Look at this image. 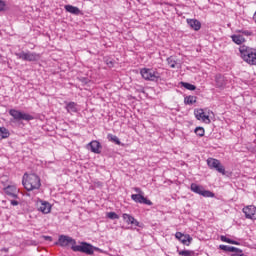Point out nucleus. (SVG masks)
I'll return each mask as SVG.
<instances>
[{"label":"nucleus","instance_id":"obj_12","mask_svg":"<svg viewBox=\"0 0 256 256\" xmlns=\"http://www.w3.org/2000/svg\"><path fill=\"white\" fill-rule=\"evenodd\" d=\"M4 193L8 195V197H12V199H17V193H19V190H17V187L9 185L4 188Z\"/></svg>","mask_w":256,"mask_h":256},{"label":"nucleus","instance_id":"obj_41","mask_svg":"<svg viewBox=\"0 0 256 256\" xmlns=\"http://www.w3.org/2000/svg\"><path fill=\"white\" fill-rule=\"evenodd\" d=\"M81 83H84V85H87V83H89V79L88 78H85V77H82L80 79Z\"/></svg>","mask_w":256,"mask_h":256},{"label":"nucleus","instance_id":"obj_26","mask_svg":"<svg viewBox=\"0 0 256 256\" xmlns=\"http://www.w3.org/2000/svg\"><path fill=\"white\" fill-rule=\"evenodd\" d=\"M167 64L171 67V69H175L177 67V60H175V57L170 56L166 59Z\"/></svg>","mask_w":256,"mask_h":256},{"label":"nucleus","instance_id":"obj_27","mask_svg":"<svg viewBox=\"0 0 256 256\" xmlns=\"http://www.w3.org/2000/svg\"><path fill=\"white\" fill-rule=\"evenodd\" d=\"M194 133L198 137H205V128L198 126L194 129Z\"/></svg>","mask_w":256,"mask_h":256},{"label":"nucleus","instance_id":"obj_35","mask_svg":"<svg viewBox=\"0 0 256 256\" xmlns=\"http://www.w3.org/2000/svg\"><path fill=\"white\" fill-rule=\"evenodd\" d=\"M239 33H242V35H245L246 37H251V35H253V32L249 30H239Z\"/></svg>","mask_w":256,"mask_h":256},{"label":"nucleus","instance_id":"obj_38","mask_svg":"<svg viewBox=\"0 0 256 256\" xmlns=\"http://www.w3.org/2000/svg\"><path fill=\"white\" fill-rule=\"evenodd\" d=\"M201 120L204 121V123L205 121H208V123H211V119H209V115L203 114Z\"/></svg>","mask_w":256,"mask_h":256},{"label":"nucleus","instance_id":"obj_32","mask_svg":"<svg viewBox=\"0 0 256 256\" xmlns=\"http://www.w3.org/2000/svg\"><path fill=\"white\" fill-rule=\"evenodd\" d=\"M105 63L107 65V67H109L111 69L115 65V60H113L111 58H106Z\"/></svg>","mask_w":256,"mask_h":256},{"label":"nucleus","instance_id":"obj_17","mask_svg":"<svg viewBox=\"0 0 256 256\" xmlns=\"http://www.w3.org/2000/svg\"><path fill=\"white\" fill-rule=\"evenodd\" d=\"M197 103V96L189 95L184 97V105H194Z\"/></svg>","mask_w":256,"mask_h":256},{"label":"nucleus","instance_id":"obj_31","mask_svg":"<svg viewBox=\"0 0 256 256\" xmlns=\"http://www.w3.org/2000/svg\"><path fill=\"white\" fill-rule=\"evenodd\" d=\"M106 217L108 219H111L112 221H115V219H119V215L117 213H115V212H108L106 214Z\"/></svg>","mask_w":256,"mask_h":256},{"label":"nucleus","instance_id":"obj_15","mask_svg":"<svg viewBox=\"0 0 256 256\" xmlns=\"http://www.w3.org/2000/svg\"><path fill=\"white\" fill-rule=\"evenodd\" d=\"M64 9L67 11V13H71L72 15H81V10L77 6L68 4L64 6Z\"/></svg>","mask_w":256,"mask_h":256},{"label":"nucleus","instance_id":"obj_36","mask_svg":"<svg viewBox=\"0 0 256 256\" xmlns=\"http://www.w3.org/2000/svg\"><path fill=\"white\" fill-rule=\"evenodd\" d=\"M131 225H133L134 227L143 228V223H140V222L137 221V219H135V218H134V220L132 221Z\"/></svg>","mask_w":256,"mask_h":256},{"label":"nucleus","instance_id":"obj_13","mask_svg":"<svg viewBox=\"0 0 256 256\" xmlns=\"http://www.w3.org/2000/svg\"><path fill=\"white\" fill-rule=\"evenodd\" d=\"M215 83H216V87H218V89H223L225 87V85H227V80L225 79V76H223L221 74H216Z\"/></svg>","mask_w":256,"mask_h":256},{"label":"nucleus","instance_id":"obj_30","mask_svg":"<svg viewBox=\"0 0 256 256\" xmlns=\"http://www.w3.org/2000/svg\"><path fill=\"white\" fill-rule=\"evenodd\" d=\"M142 197H143V194H132V195H131V199H132V201H134L135 203H141Z\"/></svg>","mask_w":256,"mask_h":256},{"label":"nucleus","instance_id":"obj_22","mask_svg":"<svg viewBox=\"0 0 256 256\" xmlns=\"http://www.w3.org/2000/svg\"><path fill=\"white\" fill-rule=\"evenodd\" d=\"M107 139H108V141L115 143V145H121L123 147V143H121V140H119V137H117L113 134H108Z\"/></svg>","mask_w":256,"mask_h":256},{"label":"nucleus","instance_id":"obj_1","mask_svg":"<svg viewBox=\"0 0 256 256\" xmlns=\"http://www.w3.org/2000/svg\"><path fill=\"white\" fill-rule=\"evenodd\" d=\"M58 243L60 247H67L71 245V249L74 253H84L85 255H93L95 251H101V249L93 246L88 242H79L77 245V241L69 236L61 235L59 236Z\"/></svg>","mask_w":256,"mask_h":256},{"label":"nucleus","instance_id":"obj_28","mask_svg":"<svg viewBox=\"0 0 256 256\" xmlns=\"http://www.w3.org/2000/svg\"><path fill=\"white\" fill-rule=\"evenodd\" d=\"M204 113H205V111L201 108L194 110V115H195V117L198 121H201V119L203 118Z\"/></svg>","mask_w":256,"mask_h":256},{"label":"nucleus","instance_id":"obj_24","mask_svg":"<svg viewBox=\"0 0 256 256\" xmlns=\"http://www.w3.org/2000/svg\"><path fill=\"white\" fill-rule=\"evenodd\" d=\"M181 87H184V89H187L188 91H195L197 89V86L188 83V82H180Z\"/></svg>","mask_w":256,"mask_h":256},{"label":"nucleus","instance_id":"obj_18","mask_svg":"<svg viewBox=\"0 0 256 256\" xmlns=\"http://www.w3.org/2000/svg\"><path fill=\"white\" fill-rule=\"evenodd\" d=\"M10 135L11 133L9 132V129L5 127H0V141H3V139H8Z\"/></svg>","mask_w":256,"mask_h":256},{"label":"nucleus","instance_id":"obj_44","mask_svg":"<svg viewBox=\"0 0 256 256\" xmlns=\"http://www.w3.org/2000/svg\"><path fill=\"white\" fill-rule=\"evenodd\" d=\"M1 57H3V56L0 54V59H1Z\"/></svg>","mask_w":256,"mask_h":256},{"label":"nucleus","instance_id":"obj_10","mask_svg":"<svg viewBox=\"0 0 256 256\" xmlns=\"http://www.w3.org/2000/svg\"><path fill=\"white\" fill-rule=\"evenodd\" d=\"M87 149L91 151V153L101 155V149H103V146L101 145L100 141L93 140L87 144Z\"/></svg>","mask_w":256,"mask_h":256},{"label":"nucleus","instance_id":"obj_33","mask_svg":"<svg viewBox=\"0 0 256 256\" xmlns=\"http://www.w3.org/2000/svg\"><path fill=\"white\" fill-rule=\"evenodd\" d=\"M140 204L151 206L153 205V202H151V200L145 198V196L142 195Z\"/></svg>","mask_w":256,"mask_h":256},{"label":"nucleus","instance_id":"obj_39","mask_svg":"<svg viewBox=\"0 0 256 256\" xmlns=\"http://www.w3.org/2000/svg\"><path fill=\"white\" fill-rule=\"evenodd\" d=\"M183 235L184 234L181 232H176L175 237L176 239H178V241H181L183 239Z\"/></svg>","mask_w":256,"mask_h":256},{"label":"nucleus","instance_id":"obj_34","mask_svg":"<svg viewBox=\"0 0 256 256\" xmlns=\"http://www.w3.org/2000/svg\"><path fill=\"white\" fill-rule=\"evenodd\" d=\"M232 253H233L232 256H243L244 255L243 250H241L239 248H236V250H234Z\"/></svg>","mask_w":256,"mask_h":256},{"label":"nucleus","instance_id":"obj_37","mask_svg":"<svg viewBox=\"0 0 256 256\" xmlns=\"http://www.w3.org/2000/svg\"><path fill=\"white\" fill-rule=\"evenodd\" d=\"M5 7H7V3L3 0H0V13H3V11H5Z\"/></svg>","mask_w":256,"mask_h":256},{"label":"nucleus","instance_id":"obj_6","mask_svg":"<svg viewBox=\"0 0 256 256\" xmlns=\"http://www.w3.org/2000/svg\"><path fill=\"white\" fill-rule=\"evenodd\" d=\"M140 75H142V78L145 79V81H153L154 83H157L159 79H161V74L151 68H142L140 70Z\"/></svg>","mask_w":256,"mask_h":256},{"label":"nucleus","instance_id":"obj_4","mask_svg":"<svg viewBox=\"0 0 256 256\" xmlns=\"http://www.w3.org/2000/svg\"><path fill=\"white\" fill-rule=\"evenodd\" d=\"M207 165H208L209 169H211L212 171H217V173H220L221 175H224L225 177H231V175H233L232 172L225 170V166H223L221 161L218 159L208 158Z\"/></svg>","mask_w":256,"mask_h":256},{"label":"nucleus","instance_id":"obj_20","mask_svg":"<svg viewBox=\"0 0 256 256\" xmlns=\"http://www.w3.org/2000/svg\"><path fill=\"white\" fill-rule=\"evenodd\" d=\"M191 241H193V238L191 237V235L189 234H183L182 239L180 240V242L183 245H186L187 247H189L191 245Z\"/></svg>","mask_w":256,"mask_h":256},{"label":"nucleus","instance_id":"obj_23","mask_svg":"<svg viewBox=\"0 0 256 256\" xmlns=\"http://www.w3.org/2000/svg\"><path fill=\"white\" fill-rule=\"evenodd\" d=\"M220 241L223 243H229L230 245H240L238 241L231 240V238H227V236H220Z\"/></svg>","mask_w":256,"mask_h":256},{"label":"nucleus","instance_id":"obj_43","mask_svg":"<svg viewBox=\"0 0 256 256\" xmlns=\"http://www.w3.org/2000/svg\"><path fill=\"white\" fill-rule=\"evenodd\" d=\"M45 241H53L51 236H44Z\"/></svg>","mask_w":256,"mask_h":256},{"label":"nucleus","instance_id":"obj_8","mask_svg":"<svg viewBox=\"0 0 256 256\" xmlns=\"http://www.w3.org/2000/svg\"><path fill=\"white\" fill-rule=\"evenodd\" d=\"M18 59H22V61H39L41 59V54H37L36 52H20L16 54Z\"/></svg>","mask_w":256,"mask_h":256},{"label":"nucleus","instance_id":"obj_11","mask_svg":"<svg viewBox=\"0 0 256 256\" xmlns=\"http://www.w3.org/2000/svg\"><path fill=\"white\" fill-rule=\"evenodd\" d=\"M38 211L44 215L51 213V204L47 201L40 200L38 202Z\"/></svg>","mask_w":256,"mask_h":256},{"label":"nucleus","instance_id":"obj_40","mask_svg":"<svg viewBox=\"0 0 256 256\" xmlns=\"http://www.w3.org/2000/svg\"><path fill=\"white\" fill-rule=\"evenodd\" d=\"M134 191H135L136 193H138V195H143V191H142L141 188H139V187H135V188H134Z\"/></svg>","mask_w":256,"mask_h":256},{"label":"nucleus","instance_id":"obj_25","mask_svg":"<svg viewBox=\"0 0 256 256\" xmlns=\"http://www.w3.org/2000/svg\"><path fill=\"white\" fill-rule=\"evenodd\" d=\"M122 219L128 224L131 225L135 219L131 214L124 213L122 214Z\"/></svg>","mask_w":256,"mask_h":256},{"label":"nucleus","instance_id":"obj_21","mask_svg":"<svg viewBox=\"0 0 256 256\" xmlns=\"http://www.w3.org/2000/svg\"><path fill=\"white\" fill-rule=\"evenodd\" d=\"M219 249H221V251H225L226 253H233V251H237V247L223 244L219 246Z\"/></svg>","mask_w":256,"mask_h":256},{"label":"nucleus","instance_id":"obj_9","mask_svg":"<svg viewBox=\"0 0 256 256\" xmlns=\"http://www.w3.org/2000/svg\"><path fill=\"white\" fill-rule=\"evenodd\" d=\"M242 213H244L246 219H251L252 221H256V207L253 205L245 206L242 209Z\"/></svg>","mask_w":256,"mask_h":256},{"label":"nucleus","instance_id":"obj_2","mask_svg":"<svg viewBox=\"0 0 256 256\" xmlns=\"http://www.w3.org/2000/svg\"><path fill=\"white\" fill-rule=\"evenodd\" d=\"M22 185H24L25 189L28 191H35V189L41 188V178L35 173L24 174Z\"/></svg>","mask_w":256,"mask_h":256},{"label":"nucleus","instance_id":"obj_29","mask_svg":"<svg viewBox=\"0 0 256 256\" xmlns=\"http://www.w3.org/2000/svg\"><path fill=\"white\" fill-rule=\"evenodd\" d=\"M180 256H195V252L192 250H181L178 252Z\"/></svg>","mask_w":256,"mask_h":256},{"label":"nucleus","instance_id":"obj_16","mask_svg":"<svg viewBox=\"0 0 256 256\" xmlns=\"http://www.w3.org/2000/svg\"><path fill=\"white\" fill-rule=\"evenodd\" d=\"M231 39L236 45H243L245 43V37L241 34H234L231 36Z\"/></svg>","mask_w":256,"mask_h":256},{"label":"nucleus","instance_id":"obj_5","mask_svg":"<svg viewBox=\"0 0 256 256\" xmlns=\"http://www.w3.org/2000/svg\"><path fill=\"white\" fill-rule=\"evenodd\" d=\"M9 115L11 117H13L14 121H34L35 116L29 114V113H25L21 110H17V109H10L8 111Z\"/></svg>","mask_w":256,"mask_h":256},{"label":"nucleus","instance_id":"obj_42","mask_svg":"<svg viewBox=\"0 0 256 256\" xmlns=\"http://www.w3.org/2000/svg\"><path fill=\"white\" fill-rule=\"evenodd\" d=\"M10 204H11L13 207H17V205H19V201H17V200H11V201H10Z\"/></svg>","mask_w":256,"mask_h":256},{"label":"nucleus","instance_id":"obj_19","mask_svg":"<svg viewBox=\"0 0 256 256\" xmlns=\"http://www.w3.org/2000/svg\"><path fill=\"white\" fill-rule=\"evenodd\" d=\"M66 110H67L68 113H77V103L68 102L66 104Z\"/></svg>","mask_w":256,"mask_h":256},{"label":"nucleus","instance_id":"obj_3","mask_svg":"<svg viewBox=\"0 0 256 256\" xmlns=\"http://www.w3.org/2000/svg\"><path fill=\"white\" fill-rule=\"evenodd\" d=\"M240 57L248 63V65H256V49L249 46L242 45L239 48Z\"/></svg>","mask_w":256,"mask_h":256},{"label":"nucleus","instance_id":"obj_14","mask_svg":"<svg viewBox=\"0 0 256 256\" xmlns=\"http://www.w3.org/2000/svg\"><path fill=\"white\" fill-rule=\"evenodd\" d=\"M187 24L193 31H199L201 29V22L197 19H187Z\"/></svg>","mask_w":256,"mask_h":256},{"label":"nucleus","instance_id":"obj_7","mask_svg":"<svg viewBox=\"0 0 256 256\" xmlns=\"http://www.w3.org/2000/svg\"><path fill=\"white\" fill-rule=\"evenodd\" d=\"M190 190L193 193H196L197 195H202V197H208V198H213L215 197V193L209 191V190H205V188H203V186L198 185L196 183H192L190 185Z\"/></svg>","mask_w":256,"mask_h":256}]
</instances>
